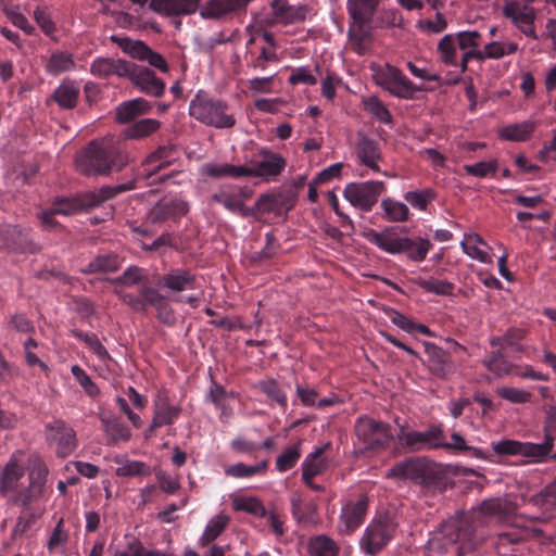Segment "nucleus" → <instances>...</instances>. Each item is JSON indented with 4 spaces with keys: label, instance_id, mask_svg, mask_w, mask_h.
<instances>
[{
    "label": "nucleus",
    "instance_id": "nucleus-26",
    "mask_svg": "<svg viewBox=\"0 0 556 556\" xmlns=\"http://www.w3.org/2000/svg\"><path fill=\"white\" fill-rule=\"evenodd\" d=\"M187 208V204L179 200L159 201L149 211L146 220L152 225L162 224L170 218L186 214Z\"/></svg>",
    "mask_w": 556,
    "mask_h": 556
},
{
    "label": "nucleus",
    "instance_id": "nucleus-8",
    "mask_svg": "<svg viewBox=\"0 0 556 556\" xmlns=\"http://www.w3.org/2000/svg\"><path fill=\"white\" fill-rule=\"evenodd\" d=\"M110 40L116 43L124 53H127L139 61H147L151 66L166 73L168 64L163 55L153 51L146 42L141 40H132L128 37L112 35Z\"/></svg>",
    "mask_w": 556,
    "mask_h": 556
},
{
    "label": "nucleus",
    "instance_id": "nucleus-7",
    "mask_svg": "<svg viewBox=\"0 0 556 556\" xmlns=\"http://www.w3.org/2000/svg\"><path fill=\"white\" fill-rule=\"evenodd\" d=\"M384 188L382 181L351 182L345 187L343 195L354 207L368 212L378 202Z\"/></svg>",
    "mask_w": 556,
    "mask_h": 556
},
{
    "label": "nucleus",
    "instance_id": "nucleus-52",
    "mask_svg": "<svg viewBox=\"0 0 556 556\" xmlns=\"http://www.w3.org/2000/svg\"><path fill=\"white\" fill-rule=\"evenodd\" d=\"M478 244H485L483 239L478 233H470L465 237L460 245L465 253L469 256L479 260L480 262L486 263L489 261V254L478 248Z\"/></svg>",
    "mask_w": 556,
    "mask_h": 556
},
{
    "label": "nucleus",
    "instance_id": "nucleus-55",
    "mask_svg": "<svg viewBox=\"0 0 556 556\" xmlns=\"http://www.w3.org/2000/svg\"><path fill=\"white\" fill-rule=\"evenodd\" d=\"M301 456L299 444L288 446L276 459V468L285 472L295 466Z\"/></svg>",
    "mask_w": 556,
    "mask_h": 556
},
{
    "label": "nucleus",
    "instance_id": "nucleus-45",
    "mask_svg": "<svg viewBox=\"0 0 556 556\" xmlns=\"http://www.w3.org/2000/svg\"><path fill=\"white\" fill-rule=\"evenodd\" d=\"M164 287L180 292L193 288L194 277L187 270H175L162 277Z\"/></svg>",
    "mask_w": 556,
    "mask_h": 556
},
{
    "label": "nucleus",
    "instance_id": "nucleus-51",
    "mask_svg": "<svg viewBox=\"0 0 556 556\" xmlns=\"http://www.w3.org/2000/svg\"><path fill=\"white\" fill-rule=\"evenodd\" d=\"M380 0H349L351 17L372 18Z\"/></svg>",
    "mask_w": 556,
    "mask_h": 556
},
{
    "label": "nucleus",
    "instance_id": "nucleus-15",
    "mask_svg": "<svg viewBox=\"0 0 556 556\" xmlns=\"http://www.w3.org/2000/svg\"><path fill=\"white\" fill-rule=\"evenodd\" d=\"M126 77L129 78L137 88L147 94L157 98L164 93V81L156 77L155 73L148 67L130 63L129 74L126 75Z\"/></svg>",
    "mask_w": 556,
    "mask_h": 556
},
{
    "label": "nucleus",
    "instance_id": "nucleus-40",
    "mask_svg": "<svg viewBox=\"0 0 556 556\" xmlns=\"http://www.w3.org/2000/svg\"><path fill=\"white\" fill-rule=\"evenodd\" d=\"M539 122L526 121L506 126L500 131V137L509 141H527L535 130Z\"/></svg>",
    "mask_w": 556,
    "mask_h": 556
},
{
    "label": "nucleus",
    "instance_id": "nucleus-41",
    "mask_svg": "<svg viewBox=\"0 0 556 556\" xmlns=\"http://www.w3.org/2000/svg\"><path fill=\"white\" fill-rule=\"evenodd\" d=\"M161 126L157 119L143 118L123 130V137L130 140H140L155 132Z\"/></svg>",
    "mask_w": 556,
    "mask_h": 556
},
{
    "label": "nucleus",
    "instance_id": "nucleus-2",
    "mask_svg": "<svg viewBox=\"0 0 556 556\" xmlns=\"http://www.w3.org/2000/svg\"><path fill=\"white\" fill-rule=\"evenodd\" d=\"M127 164V154L106 141L90 142L85 154L76 159V168L85 176L110 175Z\"/></svg>",
    "mask_w": 556,
    "mask_h": 556
},
{
    "label": "nucleus",
    "instance_id": "nucleus-32",
    "mask_svg": "<svg viewBox=\"0 0 556 556\" xmlns=\"http://www.w3.org/2000/svg\"><path fill=\"white\" fill-rule=\"evenodd\" d=\"M130 63L126 60L101 58L93 61L91 64V73L98 77H109L116 75L118 77H126L129 74Z\"/></svg>",
    "mask_w": 556,
    "mask_h": 556
},
{
    "label": "nucleus",
    "instance_id": "nucleus-28",
    "mask_svg": "<svg viewBox=\"0 0 556 556\" xmlns=\"http://www.w3.org/2000/svg\"><path fill=\"white\" fill-rule=\"evenodd\" d=\"M174 146H161L154 152L150 153L142 162L143 178H150L161 169L172 164Z\"/></svg>",
    "mask_w": 556,
    "mask_h": 556
},
{
    "label": "nucleus",
    "instance_id": "nucleus-23",
    "mask_svg": "<svg viewBox=\"0 0 556 556\" xmlns=\"http://www.w3.org/2000/svg\"><path fill=\"white\" fill-rule=\"evenodd\" d=\"M252 0H208L201 9V16L208 20H220L227 15L245 10Z\"/></svg>",
    "mask_w": 556,
    "mask_h": 556
},
{
    "label": "nucleus",
    "instance_id": "nucleus-27",
    "mask_svg": "<svg viewBox=\"0 0 556 556\" xmlns=\"http://www.w3.org/2000/svg\"><path fill=\"white\" fill-rule=\"evenodd\" d=\"M356 141V154L361 164L379 172L378 162L381 159L378 142L367 137L363 131H358Z\"/></svg>",
    "mask_w": 556,
    "mask_h": 556
},
{
    "label": "nucleus",
    "instance_id": "nucleus-62",
    "mask_svg": "<svg viewBox=\"0 0 556 556\" xmlns=\"http://www.w3.org/2000/svg\"><path fill=\"white\" fill-rule=\"evenodd\" d=\"M38 515L27 509L23 510L12 530L14 539L22 536L36 522Z\"/></svg>",
    "mask_w": 556,
    "mask_h": 556
},
{
    "label": "nucleus",
    "instance_id": "nucleus-1",
    "mask_svg": "<svg viewBox=\"0 0 556 556\" xmlns=\"http://www.w3.org/2000/svg\"><path fill=\"white\" fill-rule=\"evenodd\" d=\"M48 469L37 455L15 451L0 470V494L28 505L43 493Z\"/></svg>",
    "mask_w": 556,
    "mask_h": 556
},
{
    "label": "nucleus",
    "instance_id": "nucleus-48",
    "mask_svg": "<svg viewBox=\"0 0 556 556\" xmlns=\"http://www.w3.org/2000/svg\"><path fill=\"white\" fill-rule=\"evenodd\" d=\"M229 522L226 515L219 514L214 516L206 525L204 532L200 539L202 545L214 541L225 530Z\"/></svg>",
    "mask_w": 556,
    "mask_h": 556
},
{
    "label": "nucleus",
    "instance_id": "nucleus-24",
    "mask_svg": "<svg viewBox=\"0 0 556 556\" xmlns=\"http://www.w3.org/2000/svg\"><path fill=\"white\" fill-rule=\"evenodd\" d=\"M201 0H151L149 8L165 16H180L194 13Z\"/></svg>",
    "mask_w": 556,
    "mask_h": 556
},
{
    "label": "nucleus",
    "instance_id": "nucleus-59",
    "mask_svg": "<svg viewBox=\"0 0 556 556\" xmlns=\"http://www.w3.org/2000/svg\"><path fill=\"white\" fill-rule=\"evenodd\" d=\"M497 394L511 403H525L530 399L529 392L511 384L497 388Z\"/></svg>",
    "mask_w": 556,
    "mask_h": 556
},
{
    "label": "nucleus",
    "instance_id": "nucleus-33",
    "mask_svg": "<svg viewBox=\"0 0 556 556\" xmlns=\"http://www.w3.org/2000/svg\"><path fill=\"white\" fill-rule=\"evenodd\" d=\"M116 465L115 475L121 478L147 477L151 475L149 465L141 460L129 459L126 455L117 454L113 457Z\"/></svg>",
    "mask_w": 556,
    "mask_h": 556
},
{
    "label": "nucleus",
    "instance_id": "nucleus-17",
    "mask_svg": "<svg viewBox=\"0 0 556 556\" xmlns=\"http://www.w3.org/2000/svg\"><path fill=\"white\" fill-rule=\"evenodd\" d=\"M400 441L404 442L412 450H421L425 447H439L442 445L443 431L440 427H431L427 431L405 432L403 429L397 433Z\"/></svg>",
    "mask_w": 556,
    "mask_h": 556
},
{
    "label": "nucleus",
    "instance_id": "nucleus-6",
    "mask_svg": "<svg viewBox=\"0 0 556 556\" xmlns=\"http://www.w3.org/2000/svg\"><path fill=\"white\" fill-rule=\"evenodd\" d=\"M495 350L491 352L490 356L484 359L485 367L495 375V378H520V379H538V380H546L545 377L540 371H535L532 367H518L510 365L504 355V349L494 348Z\"/></svg>",
    "mask_w": 556,
    "mask_h": 556
},
{
    "label": "nucleus",
    "instance_id": "nucleus-14",
    "mask_svg": "<svg viewBox=\"0 0 556 556\" xmlns=\"http://www.w3.org/2000/svg\"><path fill=\"white\" fill-rule=\"evenodd\" d=\"M355 433L368 447L382 446L393 437L386 424L366 416L357 419Z\"/></svg>",
    "mask_w": 556,
    "mask_h": 556
},
{
    "label": "nucleus",
    "instance_id": "nucleus-54",
    "mask_svg": "<svg viewBox=\"0 0 556 556\" xmlns=\"http://www.w3.org/2000/svg\"><path fill=\"white\" fill-rule=\"evenodd\" d=\"M103 429L106 435L113 442H126L130 439V431L127 426L116 419H103Z\"/></svg>",
    "mask_w": 556,
    "mask_h": 556
},
{
    "label": "nucleus",
    "instance_id": "nucleus-4",
    "mask_svg": "<svg viewBox=\"0 0 556 556\" xmlns=\"http://www.w3.org/2000/svg\"><path fill=\"white\" fill-rule=\"evenodd\" d=\"M136 179H131L125 184L114 187L104 186L98 191H90L83 193L76 198H61L56 199L52 205V213L62 215H71L78 211H87L100 205L105 200L112 199L118 193L135 189Z\"/></svg>",
    "mask_w": 556,
    "mask_h": 556
},
{
    "label": "nucleus",
    "instance_id": "nucleus-9",
    "mask_svg": "<svg viewBox=\"0 0 556 556\" xmlns=\"http://www.w3.org/2000/svg\"><path fill=\"white\" fill-rule=\"evenodd\" d=\"M377 84L391 94L402 99H410L416 92L426 90L424 85H414L397 67L389 64L377 76Z\"/></svg>",
    "mask_w": 556,
    "mask_h": 556
},
{
    "label": "nucleus",
    "instance_id": "nucleus-21",
    "mask_svg": "<svg viewBox=\"0 0 556 556\" xmlns=\"http://www.w3.org/2000/svg\"><path fill=\"white\" fill-rule=\"evenodd\" d=\"M367 511V498L361 496L356 502L346 503L341 510L339 530L342 533H351L357 529Z\"/></svg>",
    "mask_w": 556,
    "mask_h": 556
},
{
    "label": "nucleus",
    "instance_id": "nucleus-47",
    "mask_svg": "<svg viewBox=\"0 0 556 556\" xmlns=\"http://www.w3.org/2000/svg\"><path fill=\"white\" fill-rule=\"evenodd\" d=\"M267 468V462L262 460L255 465L237 463L225 468V475L233 478H250L263 473Z\"/></svg>",
    "mask_w": 556,
    "mask_h": 556
},
{
    "label": "nucleus",
    "instance_id": "nucleus-63",
    "mask_svg": "<svg viewBox=\"0 0 556 556\" xmlns=\"http://www.w3.org/2000/svg\"><path fill=\"white\" fill-rule=\"evenodd\" d=\"M73 334L83 340L98 356L104 358L108 356L105 348L100 342L99 338L93 333H84L79 330H73Z\"/></svg>",
    "mask_w": 556,
    "mask_h": 556
},
{
    "label": "nucleus",
    "instance_id": "nucleus-35",
    "mask_svg": "<svg viewBox=\"0 0 556 556\" xmlns=\"http://www.w3.org/2000/svg\"><path fill=\"white\" fill-rule=\"evenodd\" d=\"M425 475V464L418 458H408L394 465L387 473L399 480H419Z\"/></svg>",
    "mask_w": 556,
    "mask_h": 556
},
{
    "label": "nucleus",
    "instance_id": "nucleus-38",
    "mask_svg": "<svg viewBox=\"0 0 556 556\" xmlns=\"http://www.w3.org/2000/svg\"><path fill=\"white\" fill-rule=\"evenodd\" d=\"M291 513L298 522H311L316 515L317 505L313 501H306L299 493L291 496Z\"/></svg>",
    "mask_w": 556,
    "mask_h": 556
},
{
    "label": "nucleus",
    "instance_id": "nucleus-34",
    "mask_svg": "<svg viewBox=\"0 0 556 556\" xmlns=\"http://www.w3.org/2000/svg\"><path fill=\"white\" fill-rule=\"evenodd\" d=\"M295 200L296 195L291 190L277 194H262L256 201V207L263 212L289 211L293 207Z\"/></svg>",
    "mask_w": 556,
    "mask_h": 556
},
{
    "label": "nucleus",
    "instance_id": "nucleus-46",
    "mask_svg": "<svg viewBox=\"0 0 556 556\" xmlns=\"http://www.w3.org/2000/svg\"><path fill=\"white\" fill-rule=\"evenodd\" d=\"M530 503L547 514L556 510V486L554 482L547 484L539 494L532 496Z\"/></svg>",
    "mask_w": 556,
    "mask_h": 556
},
{
    "label": "nucleus",
    "instance_id": "nucleus-64",
    "mask_svg": "<svg viewBox=\"0 0 556 556\" xmlns=\"http://www.w3.org/2000/svg\"><path fill=\"white\" fill-rule=\"evenodd\" d=\"M480 38L481 35L477 30L460 31L456 35L455 42H457V46L459 47L460 50H464L466 52L472 48H478V40Z\"/></svg>",
    "mask_w": 556,
    "mask_h": 556
},
{
    "label": "nucleus",
    "instance_id": "nucleus-58",
    "mask_svg": "<svg viewBox=\"0 0 556 556\" xmlns=\"http://www.w3.org/2000/svg\"><path fill=\"white\" fill-rule=\"evenodd\" d=\"M208 175L212 177H222V176H231V177H243L249 176L251 173L249 166L244 165H229L225 164L222 166H212L207 170Z\"/></svg>",
    "mask_w": 556,
    "mask_h": 556
},
{
    "label": "nucleus",
    "instance_id": "nucleus-19",
    "mask_svg": "<svg viewBox=\"0 0 556 556\" xmlns=\"http://www.w3.org/2000/svg\"><path fill=\"white\" fill-rule=\"evenodd\" d=\"M503 14L510 18L525 35L538 39L533 27L536 17V12L533 8L528 5L520 7L517 2H508L503 9Z\"/></svg>",
    "mask_w": 556,
    "mask_h": 556
},
{
    "label": "nucleus",
    "instance_id": "nucleus-25",
    "mask_svg": "<svg viewBox=\"0 0 556 556\" xmlns=\"http://www.w3.org/2000/svg\"><path fill=\"white\" fill-rule=\"evenodd\" d=\"M459 539V521L450 520L444 522L440 529L433 532L428 541L429 549L438 553H444L450 546L454 545Z\"/></svg>",
    "mask_w": 556,
    "mask_h": 556
},
{
    "label": "nucleus",
    "instance_id": "nucleus-12",
    "mask_svg": "<svg viewBox=\"0 0 556 556\" xmlns=\"http://www.w3.org/2000/svg\"><path fill=\"white\" fill-rule=\"evenodd\" d=\"M46 440L59 457L71 455L77 445L74 430L62 420L46 425Z\"/></svg>",
    "mask_w": 556,
    "mask_h": 556
},
{
    "label": "nucleus",
    "instance_id": "nucleus-49",
    "mask_svg": "<svg viewBox=\"0 0 556 556\" xmlns=\"http://www.w3.org/2000/svg\"><path fill=\"white\" fill-rule=\"evenodd\" d=\"M308 551L313 556H338L336 543L326 535H318L309 541Z\"/></svg>",
    "mask_w": 556,
    "mask_h": 556
},
{
    "label": "nucleus",
    "instance_id": "nucleus-42",
    "mask_svg": "<svg viewBox=\"0 0 556 556\" xmlns=\"http://www.w3.org/2000/svg\"><path fill=\"white\" fill-rule=\"evenodd\" d=\"M211 201L222 203L229 211L237 212L243 217L253 216L258 211L256 205L254 207H247L237 195L227 192L213 194Z\"/></svg>",
    "mask_w": 556,
    "mask_h": 556
},
{
    "label": "nucleus",
    "instance_id": "nucleus-60",
    "mask_svg": "<svg viewBox=\"0 0 556 556\" xmlns=\"http://www.w3.org/2000/svg\"><path fill=\"white\" fill-rule=\"evenodd\" d=\"M74 61L72 56L67 53H55L52 54L48 64L47 70L50 73L58 74L61 72L68 71L71 67H73Z\"/></svg>",
    "mask_w": 556,
    "mask_h": 556
},
{
    "label": "nucleus",
    "instance_id": "nucleus-5",
    "mask_svg": "<svg viewBox=\"0 0 556 556\" xmlns=\"http://www.w3.org/2000/svg\"><path fill=\"white\" fill-rule=\"evenodd\" d=\"M115 293L123 303L136 312L147 313L148 307L153 306L161 323L165 325H173L175 323V315L168 301L153 287L142 285L139 288L138 294L121 290H116Z\"/></svg>",
    "mask_w": 556,
    "mask_h": 556
},
{
    "label": "nucleus",
    "instance_id": "nucleus-53",
    "mask_svg": "<svg viewBox=\"0 0 556 556\" xmlns=\"http://www.w3.org/2000/svg\"><path fill=\"white\" fill-rule=\"evenodd\" d=\"M416 283L427 292L435 293L439 295H451L454 289V285L452 282L435 278H418Z\"/></svg>",
    "mask_w": 556,
    "mask_h": 556
},
{
    "label": "nucleus",
    "instance_id": "nucleus-20",
    "mask_svg": "<svg viewBox=\"0 0 556 556\" xmlns=\"http://www.w3.org/2000/svg\"><path fill=\"white\" fill-rule=\"evenodd\" d=\"M349 29V38L352 48L358 54H365L370 50L372 42L371 18L352 17Z\"/></svg>",
    "mask_w": 556,
    "mask_h": 556
},
{
    "label": "nucleus",
    "instance_id": "nucleus-22",
    "mask_svg": "<svg viewBox=\"0 0 556 556\" xmlns=\"http://www.w3.org/2000/svg\"><path fill=\"white\" fill-rule=\"evenodd\" d=\"M286 166V161L282 156L269 151H262L260 156L252 162L249 166L251 173L249 176L254 177H268L278 176Z\"/></svg>",
    "mask_w": 556,
    "mask_h": 556
},
{
    "label": "nucleus",
    "instance_id": "nucleus-39",
    "mask_svg": "<svg viewBox=\"0 0 556 556\" xmlns=\"http://www.w3.org/2000/svg\"><path fill=\"white\" fill-rule=\"evenodd\" d=\"M122 265L119 257L116 254H104L96 256L81 273L85 275L98 273H114Z\"/></svg>",
    "mask_w": 556,
    "mask_h": 556
},
{
    "label": "nucleus",
    "instance_id": "nucleus-3",
    "mask_svg": "<svg viewBox=\"0 0 556 556\" xmlns=\"http://www.w3.org/2000/svg\"><path fill=\"white\" fill-rule=\"evenodd\" d=\"M228 104L219 99L211 97L206 91L199 90L190 102L189 114L206 126L215 128H232L236 118L228 114Z\"/></svg>",
    "mask_w": 556,
    "mask_h": 556
},
{
    "label": "nucleus",
    "instance_id": "nucleus-29",
    "mask_svg": "<svg viewBox=\"0 0 556 556\" xmlns=\"http://www.w3.org/2000/svg\"><path fill=\"white\" fill-rule=\"evenodd\" d=\"M179 412L178 406L169 404L165 395L159 394L154 403V417L147 437L157 428L172 425L178 417Z\"/></svg>",
    "mask_w": 556,
    "mask_h": 556
},
{
    "label": "nucleus",
    "instance_id": "nucleus-57",
    "mask_svg": "<svg viewBox=\"0 0 556 556\" xmlns=\"http://www.w3.org/2000/svg\"><path fill=\"white\" fill-rule=\"evenodd\" d=\"M381 205L390 220L403 222L407 219L408 207L404 203L395 202L391 199H386L381 202Z\"/></svg>",
    "mask_w": 556,
    "mask_h": 556
},
{
    "label": "nucleus",
    "instance_id": "nucleus-11",
    "mask_svg": "<svg viewBox=\"0 0 556 556\" xmlns=\"http://www.w3.org/2000/svg\"><path fill=\"white\" fill-rule=\"evenodd\" d=\"M0 249L14 253L36 254L41 247L35 242L28 231L18 226H0Z\"/></svg>",
    "mask_w": 556,
    "mask_h": 556
},
{
    "label": "nucleus",
    "instance_id": "nucleus-30",
    "mask_svg": "<svg viewBox=\"0 0 556 556\" xmlns=\"http://www.w3.org/2000/svg\"><path fill=\"white\" fill-rule=\"evenodd\" d=\"M368 238L380 249L389 253H403V250H409L412 247V239L396 237L391 230L382 232L371 230L368 233Z\"/></svg>",
    "mask_w": 556,
    "mask_h": 556
},
{
    "label": "nucleus",
    "instance_id": "nucleus-31",
    "mask_svg": "<svg viewBox=\"0 0 556 556\" xmlns=\"http://www.w3.org/2000/svg\"><path fill=\"white\" fill-rule=\"evenodd\" d=\"M328 447L329 444L317 447L304 459L302 464V479L307 485H311V480H313L315 476L321 473L328 467V459L324 455Z\"/></svg>",
    "mask_w": 556,
    "mask_h": 556
},
{
    "label": "nucleus",
    "instance_id": "nucleus-61",
    "mask_svg": "<svg viewBox=\"0 0 556 556\" xmlns=\"http://www.w3.org/2000/svg\"><path fill=\"white\" fill-rule=\"evenodd\" d=\"M141 273V268L137 266H130L124 271L122 276L114 278L112 282L125 287H131L140 283L141 287L143 285L141 283L143 279Z\"/></svg>",
    "mask_w": 556,
    "mask_h": 556
},
{
    "label": "nucleus",
    "instance_id": "nucleus-36",
    "mask_svg": "<svg viewBox=\"0 0 556 556\" xmlns=\"http://www.w3.org/2000/svg\"><path fill=\"white\" fill-rule=\"evenodd\" d=\"M150 110L151 104L147 100L142 98L132 99L123 102L116 108L115 121L118 124H127Z\"/></svg>",
    "mask_w": 556,
    "mask_h": 556
},
{
    "label": "nucleus",
    "instance_id": "nucleus-56",
    "mask_svg": "<svg viewBox=\"0 0 556 556\" xmlns=\"http://www.w3.org/2000/svg\"><path fill=\"white\" fill-rule=\"evenodd\" d=\"M438 51L441 54V60L448 65H456V42L455 36L445 35L438 45Z\"/></svg>",
    "mask_w": 556,
    "mask_h": 556
},
{
    "label": "nucleus",
    "instance_id": "nucleus-43",
    "mask_svg": "<svg viewBox=\"0 0 556 556\" xmlns=\"http://www.w3.org/2000/svg\"><path fill=\"white\" fill-rule=\"evenodd\" d=\"M525 338L522 329L511 328L502 337H494L490 340L492 348H502L504 351L520 352L521 345L518 344Z\"/></svg>",
    "mask_w": 556,
    "mask_h": 556
},
{
    "label": "nucleus",
    "instance_id": "nucleus-37",
    "mask_svg": "<svg viewBox=\"0 0 556 556\" xmlns=\"http://www.w3.org/2000/svg\"><path fill=\"white\" fill-rule=\"evenodd\" d=\"M271 8L274 15L283 24L303 22L307 15L306 7L290 5L287 0H274Z\"/></svg>",
    "mask_w": 556,
    "mask_h": 556
},
{
    "label": "nucleus",
    "instance_id": "nucleus-16",
    "mask_svg": "<svg viewBox=\"0 0 556 556\" xmlns=\"http://www.w3.org/2000/svg\"><path fill=\"white\" fill-rule=\"evenodd\" d=\"M516 509V504L507 497H494L483 501L473 514L480 523L484 522V518L505 521L515 514Z\"/></svg>",
    "mask_w": 556,
    "mask_h": 556
},
{
    "label": "nucleus",
    "instance_id": "nucleus-18",
    "mask_svg": "<svg viewBox=\"0 0 556 556\" xmlns=\"http://www.w3.org/2000/svg\"><path fill=\"white\" fill-rule=\"evenodd\" d=\"M424 348L427 357L424 363L427 364L429 370L438 379H448L454 369L450 355L441 348L429 342H424Z\"/></svg>",
    "mask_w": 556,
    "mask_h": 556
},
{
    "label": "nucleus",
    "instance_id": "nucleus-13",
    "mask_svg": "<svg viewBox=\"0 0 556 556\" xmlns=\"http://www.w3.org/2000/svg\"><path fill=\"white\" fill-rule=\"evenodd\" d=\"M393 530V526L388 519L374 520L361 539L362 551L368 555H376L390 541Z\"/></svg>",
    "mask_w": 556,
    "mask_h": 556
},
{
    "label": "nucleus",
    "instance_id": "nucleus-50",
    "mask_svg": "<svg viewBox=\"0 0 556 556\" xmlns=\"http://www.w3.org/2000/svg\"><path fill=\"white\" fill-rule=\"evenodd\" d=\"M79 90L71 84H62L53 92V99L63 109H73L76 106Z\"/></svg>",
    "mask_w": 556,
    "mask_h": 556
},
{
    "label": "nucleus",
    "instance_id": "nucleus-44",
    "mask_svg": "<svg viewBox=\"0 0 556 556\" xmlns=\"http://www.w3.org/2000/svg\"><path fill=\"white\" fill-rule=\"evenodd\" d=\"M232 508L236 511H245L256 517H266L267 510L260 498L256 496H235L232 498Z\"/></svg>",
    "mask_w": 556,
    "mask_h": 556
},
{
    "label": "nucleus",
    "instance_id": "nucleus-10",
    "mask_svg": "<svg viewBox=\"0 0 556 556\" xmlns=\"http://www.w3.org/2000/svg\"><path fill=\"white\" fill-rule=\"evenodd\" d=\"M553 448V439L547 434L544 442L535 444L515 440H502L493 444V451L501 455H522L541 460Z\"/></svg>",
    "mask_w": 556,
    "mask_h": 556
}]
</instances>
